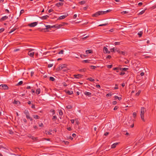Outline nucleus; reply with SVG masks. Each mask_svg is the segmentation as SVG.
Instances as JSON below:
<instances>
[{"mask_svg": "<svg viewBox=\"0 0 156 156\" xmlns=\"http://www.w3.org/2000/svg\"><path fill=\"white\" fill-rule=\"evenodd\" d=\"M146 108L144 107H141L140 109V117L141 120L143 122H145L146 119L145 118Z\"/></svg>", "mask_w": 156, "mask_h": 156, "instance_id": "1", "label": "nucleus"}, {"mask_svg": "<svg viewBox=\"0 0 156 156\" xmlns=\"http://www.w3.org/2000/svg\"><path fill=\"white\" fill-rule=\"evenodd\" d=\"M105 12H102V11H98L96 12L95 13L93 14L92 16L93 17H97L99 16L102 15L104 14V13H105Z\"/></svg>", "mask_w": 156, "mask_h": 156, "instance_id": "2", "label": "nucleus"}, {"mask_svg": "<svg viewBox=\"0 0 156 156\" xmlns=\"http://www.w3.org/2000/svg\"><path fill=\"white\" fill-rule=\"evenodd\" d=\"M26 118L27 119H29L30 121H31L33 120L32 118H31L30 115V114L28 111H25L24 112Z\"/></svg>", "mask_w": 156, "mask_h": 156, "instance_id": "3", "label": "nucleus"}, {"mask_svg": "<svg viewBox=\"0 0 156 156\" xmlns=\"http://www.w3.org/2000/svg\"><path fill=\"white\" fill-rule=\"evenodd\" d=\"M8 89V87L6 84H2L0 85V89L7 90Z\"/></svg>", "mask_w": 156, "mask_h": 156, "instance_id": "4", "label": "nucleus"}, {"mask_svg": "<svg viewBox=\"0 0 156 156\" xmlns=\"http://www.w3.org/2000/svg\"><path fill=\"white\" fill-rule=\"evenodd\" d=\"M38 22H34L29 24L28 26L30 27H34L36 26Z\"/></svg>", "mask_w": 156, "mask_h": 156, "instance_id": "5", "label": "nucleus"}, {"mask_svg": "<svg viewBox=\"0 0 156 156\" xmlns=\"http://www.w3.org/2000/svg\"><path fill=\"white\" fill-rule=\"evenodd\" d=\"M66 65L65 64H62L60 65L58 68V70H61L62 69L66 68Z\"/></svg>", "mask_w": 156, "mask_h": 156, "instance_id": "6", "label": "nucleus"}, {"mask_svg": "<svg viewBox=\"0 0 156 156\" xmlns=\"http://www.w3.org/2000/svg\"><path fill=\"white\" fill-rule=\"evenodd\" d=\"M103 51L105 53L109 54L110 53V51H108L107 48L105 47L103 48Z\"/></svg>", "mask_w": 156, "mask_h": 156, "instance_id": "7", "label": "nucleus"}, {"mask_svg": "<svg viewBox=\"0 0 156 156\" xmlns=\"http://www.w3.org/2000/svg\"><path fill=\"white\" fill-rule=\"evenodd\" d=\"M33 50H32L29 51L28 53V55L32 57H33L34 55V52H33L32 51Z\"/></svg>", "mask_w": 156, "mask_h": 156, "instance_id": "8", "label": "nucleus"}, {"mask_svg": "<svg viewBox=\"0 0 156 156\" xmlns=\"http://www.w3.org/2000/svg\"><path fill=\"white\" fill-rule=\"evenodd\" d=\"M68 14L66 15H63L59 17L58 19L57 20H62L64 19L66 17L68 16Z\"/></svg>", "mask_w": 156, "mask_h": 156, "instance_id": "9", "label": "nucleus"}, {"mask_svg": "<svg viewBox=\"0 0 156 156\" xmlns=\"http://www.w3.org/2000/svg\"><path fill=\"white\" fill-rule=\"evenodd\" d=\"M111 51L112 52H118L119 50H117V48H112L111 49H110Z\"/></svg>", "mask_w": 156, "mask_h": 156, "instance_id": "10", "label": "nucleus"}, {"mask_svg": "<svg viewBox=\"0 0 156 156\" xmlns=\"http://www.w3.org/2000/svg\"><path fill=\"white\" fill-rule=\"evenodd\" d=\"M65 92L67 94L70 95L72 94L73 93V91L72 90H65Z\"/></svg>", "mask_w": 156, "mask_h": 156, "instance_id": "11", "label": "nucleus"}, {"mask_svg": "<svg viewBox=\"0 0 156 156\" xmlns=\"http://www.w3.org/2000/svg\"><path fill=\"white\" fill-rule=\"evenodd\" d=\"M8 18V16H4L2 17L0 19V21H4Z\"/></svg>", "mask_w": 156, "mask_h": 156, "instance_id": "12", "label": "nucleus"}, {"mask_svg": "<svg viewBox=\"0 0 156 156\" xmlns=\"http://www.w3.org/2000/svg\"><path fill=\"white\" fill-rule=\"evenodd\" d=\"M74 76L75 78L76 79H79L82 77V75L80 74L78 75H74Z\"/></svg>", "mask_w": 156, "mask_h": 156, "instance_id": "13", "label": "nucleus"}, {"mask_svg": "<svg viewBox=\"0 0 156 156\" xmlns=\"http://www.w3.org/2000/svg\"><path fill=\"white\" fill-rule=\"evenodd\" d=\"M84 94L86 96H90L91 95V93L90 92L85 91L84 93Z\"/></svg>", "mask_w": 156, "mask_h": 156, "instance_id": "14", "label": "nucleus"}, {"mask_svg": "<svg viewBox=\"0 0 156 156\" xmlns=\"http://www.w3.org/2000/svg\"><path fill=\"white\" fill-rule=\"evenodd\" d=\"M118 143H116L112 144L111 146V148H115L117 145L118 144Z\"/></svg>", "mask_w": 156, "mask_h": 156, "instance_id": "15", "label": "nucleus"}, {"mask_svg": "<svg viewBox=\"0 0 156 156\" xmlns=\"http://www.w3.org/2000/svg\"><path fill=\"white\" fill-rule=\"evenodd\" d=\"M67 23H63L61 24H60L59 25L58 24V27H59V28H60V27L64 26Z\"/></svg>", "mask_w": 156, "mask_h": 156, "instance_id": "16", "label": "nucleus"}, {"mask_svg": "<svg viewBox=\"0 0 156 156\" xmlns=\"http://www.w3.org/2000/svg\"><path fill=\"white\" fill-rule=\"evenodd\" d=\"M63 3L61 2H58L56 4V6L58 7H59L60 6L62 5Z\"/></svg>", "mask_w": 156, "mask_h": 156, "instance_id": "17", "label": "nucleus"}, {"mask_svg": "<svg viewBox=\"0 0 156 156\" xmlns=\"http://www.w3.org/2000/svg\"><path fill=\"white\" fill-rule=\"evenodd\" d=\"M13 103L14 104L19 105L20 104V101H16V100H15L13 102Z\"/></svg>", "mask_w": 156, "mask_h": 156, "instance_id": "18", "label": "nucleus"}, {"mask_svg": "<svg viewBox=\"0 0 156 156\" xmlns=\"http://www.w3.org/2000/svg\"><path fill=\"white\" fill-rule=\"evenodd\" d=\"M92 52V51L91 50H88L86 51V54H88L91 53Z\"/></svg>", "mask_w": 156, "mask_h": 156, "instance_id": "19", "label": "nucleus"}, {"mask_svg": "<svg viewBox=\"0 0 156 156\" xmlns=\"http://www.w3.org/2000/svg\"><path fill=\"white\" fill-rule=\"evenodd\" d=\"M51 26V28H55L58 29L59 28V27H58V24L53 26Z\"/></svg>", "mask_w": 156, "mask_h": 156, "instance_id": "20", "label": "nucleus"}, {"mask_svg": "<svg viewBox=\"0 0 156 156\" xmlns=\"http://www.w3.org/2000/svg\"><path fill=\"white\" fill-rule=\"evenodd\" d=\"M40 88L37 89L36 91V93L37 94H40Z\"/></svg>", "mask_w": 156, "mask_h": 156, "instance_id": "21", "label": "nucleus"}, {"mask_svg": "<svg viewBox=\"0 0 156 156\" xmlns=\"http://www.w3.org/2000/svg\"><path fill=\"white\" fill-rule=\"evenodd\" d=\"M58 113L59 115L61 116V117L63 115V112H62V111L61 110H59Z\"/></svg>", "mask_w": 156, "mask_h": 156, "instance_id": "22", "label": "nucleus"}, {"mask_svg": "<svg viewBox=\"0 0 156 156\" xmlns=\"http://www.w3.org/2000/svg\"><path fill=\"white\" fill-rule=\"evenodd\" d=\"M34 118L36 119H38L40 118V117L39 116L37 115H34L33 116Z\"/></svg>", "mask_w": 156, "mask_h": 156, "instance_id": "23", "label": "nucleus"}, {"mask_svg": "<svg viewBox=\"0 0 156 156\" xmlns=\"http://www.w3.org/2000/svg\"><path fill=\"white\" fill-rule=\"evenodd\" d=\"M115 99H118L119 101L121 100L122 99V98L120 97H119L118 96H115Z\"/></svg>", "mask_w": 156, "mask_h": 156, "instance_id": "24", "label": "nucleus"}, {"mask_svg": "<svg viewBox=\"0 0 156 156\" xmlns=\"http://www.w3.org/2000/svg\"><path fill=\"white\" fill-rule=\"evenodd\" d=\"M118 53L120 54H122L123 55H125V52L122 51H120L119 50Z\"/></svg>", "mask_w": 156, "mask_h": 156, "instance_id": "25", "label": "nucleus"}, {"mask_svg": "<svg viewBox=\"0 0 156 156\" xmlns=\"http://www.w3.org/2000/svg\"><path fill=\"white\" fill-rule=\"evenodd\" d=\"M44 133L47 135H51V132L48 131H45Z\"/></svg>", "mask_w": 156, "mask_h": 156, "instance_id": "26", "label": "nucleus"}, {"mask_svg": "<svg viewBox=\"0 0 156 156\" xmlns=\"http://www.w3.org/2000/svg\"><path fill=\"white\" fill-rule=\"evenodd\" d=\"M87 80H89L91 82H93L94 81V80L91 77L88 78L87 79Z\"/></svg>", "mask_w": 156, "mask_h": 156, "instance_id": "27", "label": "nucleus"}, {"mask_svg": "<svg viewBox=\"0 0 156 156\" xmlns=\"http://www.w3.org/2000/svg\"><path fill=\"white\" fill-rule=\"evenodd\" d=\"M146 9H145L144 10H143L142 11H141L139 13V15H142V14H143L145 12V11L146 10Z\"/></svg>", "mask_w": 156, "mask_h": 156, "instance_id": "28", "label": "nucleus"}, {"mask_svg": "<svg viewBox=\"0 0 156 156\" xmlns=\"http://www.w3.org/2000/svg\"><path fill=\"white\" fill-rule=\"evenodd\" d=\"M128 12L127 11H124L122 12L121 13L122 15H124L125 14L128 13Z\"/></svg>", "mask_w": 156, "mask_h": 156, "instance_id": "29", "label": "nucleus"}, {"mask_svg": "<svg viewBox=\"0 0 156 156\" xmlns=\"http://www.w3.org/2000/svg\"><path fill=\"white\" fill-rule=\"evenodd\" d=\"M49 80L51 81H54L55 80V79L52 77H50L49 78Z\"/></svg>", "mask_w": 156, "mask_h": 156, "instance_id": "30", "label": "nucleus"}, {"mask_svg": "<svg viewBox=\"0 0 156 156\" xmlns=\"http://www.w3.org/2000/svg\"><path fill=\"white\" fill-rule=\"evenodd\" d=\"M128 69V68H122L120 69V70H121L124 71H126Z\"/></svg>", "mask_w": 156, "mask_h": 156, "instance_id": "31", "label": "nucleus"}, {"mask_svg": "<svg viewBox=\"0 0 156 156\" xmlns=\"http://www.w3.org/2000/svg\"><path fill=\"white\" fill-rule=\"evenodd\" d=\"M142 34L143 33L141 31H140L138 33V34L139 36V37H141Z\"/></svg>", "mask_w": 156, "mask_h": 156, "instance_id": "32", "label": "nucleus"}, {"mask_svg": "<svg viewBox=\"0 0 156 156\" xmlns=\"http://www.w3.org/2000/svg\"><path fill=\"white\" fill-rule=\"evenodd\" d=\"M23 83V82L22 81H20L17 84V85L20 86L22 85Z\"/></svg>", "mask_w": 156, "mask_h": 156, "instance_id": "33", "label": "nucleus"}, {"mask_svg": "<svg viewBox=\"0 0 156 156\" xmlns=\"http://www.w3.org/2000/svg\"><path fill=\"white\" fill-rule=\"evenodd\" d=\"M79 3L80 5H83L86 3V2L84 1L80 2Z\"/></svg>", "mask_w": 156, "mask_h": 156, "instance_id": "34", "label": "nucleus"}, {"mask_svg": "<svg viewBox=\"0 0 156 156\" xmlns=\"http://www.w3.org/2000/svg\"><path fill=\"white\" fill-rule=\"evenodd\" d=\"M48 17V15H46L44 16H43L42 17L43 19H47Z\"/></svg>", "mask_w": 156, "mask_h": 156, "instance_id": "35", "label": "nucleus"}, {"mask_svg": "<svg viewBox=\"0 0 156 156\" xmlns=\"http://www.w3.org/2000/svg\"><path fill=\"white\" fill-rule=\"evenodd\" d=\"M64 51L63 50H61L58 53V54H63Z\"/></svg>", "mask_w": 156, "mask_h": 156, "instance_id": "36", "label": "nucleus"}, {"mask_svg": "<svg viewBox=\"0 0 156 156\" xmlns=\"http://www.w3.org/2000/svg\"><path fill=\"white\" fill-rule=\"evenodd\" d=\"M66 108L68 109H70L72 108V107L70 105H68L66 106Z\"/></svg>", "mask_w": 156, "mask_h": 156, "instance_id": "37", "label": "nucleus"}, {"mask_svg": "<svg viewBox=\"0 0 156 156\" xmlns=\"http://www.w3.org/2000/svg\"><path fill=\"white\" fill-rule=\"evenodd\" d=\"M90 68L92 69H95L96 68V67L93 66H90Z\"/></svg>", "mask_w": 156, "mask_h": 156, "instance_id": "38", "label": "nucleus"}, {"mask_svg": "<svg viewBox=\"0 0 156 156\" xmlns=\"http://www.w3.org/2000/svg\"><path fill=\"white\" fill-rule=\"evenodd\" d=\"M16 30V28H13L9 32V33H11L12 32H13L15 30Z\"/></svg>", "mask_w": 156, "mask_h": 156, "instance_id": "39", "label": "nucleus"}, {"mask_svg": "<svg viewBox=\"0 0 156 156\" xmlns=\"http://www.w3.org/2000/svg\"><path fill=\"white\" fill-rule=\"evenodd\" d=\"M51 26L50 25H48L46 26V28L47 29L51 28Z\"/></svg>", "mask_w": 156, "mask_h": 156, "instance_id": "40", "label": "nucleus"}, {"mask_svg": "<svg viewBox=\"0 0 156 156\" xmlns=\"http://www.w3.org/2000/svg\"><path fill=\"white\" fill-rule=\"evenodd\" d=\"M89 61L88 60H84L83 61V62H84L86 63H89Z\"/></svg>", "mask_w": 156, "mask_h": 156, "instance_id": "41", "label": "nucleus"}, {"mask_svg": "<svg viewBox=\"0 0 156 156\" xmlns=\"http://www.w3.org/2000/svg\"><path fill=\"white\" fill-rule=\"evenodd\" d=\"M133 117L134 118H135L136 116V112H134L133 113Z\"/></svg>", "mask_w": 156, "mask_h": 156, "instance_id": "42", "label": "nucleus"}, {"mask_svg": "<svg viewBox=\"0 0 156 156\" xmlns=\"http://www.w3.org/2000/svg\"><path fill=\"white\" fill-rule=\"evenodd\" d=\"M50 112L52 113V114L53 115H54L55 114V111L54 110L51 109L50 110Z\"/></svg>", "mask_w": 156, "mask_h": 156, "instance_id": "43", "label": "nucleus"}, {"mask_svg": "<svg viewBox=\"0 0 156 156\" xmlns=\"http://www.w3.org/2000/svg\"><path fill=\"white\" fill-rule=\"evenodd\" d=\"M115 45H119L120 44V42H116L115 43Z\"/></svg>", "mask_w": 156, "mask_h": 156, "instance_id": "44", "label": "nucleus"}, {"mask_svg": "<svg viewBox=\"0 0 156 156\" xmlns=\"http://www.w3.org/2000/svg\"><path fill=\"white\" fill-rule=\"evenodd\" d=\"M57 116L56 115H54L52 117V119L53 120H56L57 119Z\"/></svg>", "mask_w": 156, "mask_h": 156, "instance_id": "45", "label": "nucleus"}, {"mask_svg": "<svg viewBox=\"0 0 156 156\" xmlns=\"http://www.w3.org/2000/svg\"><path fill=\"white\" fill-rule=\"evenodd\" d=\"M141 92V91L139 90L137 93L136 94V96H138L140 94Z\"/></svg>", "mask_w": 156, "mask_h": 156, "instance_id": "46", "label": "nucleus"}, {"mask_svg": "<svg viewBox=\"0 0 156 156\" xmlns=\"http://www.w3.org/2000/svg\"><path fill=\"white\" fill-rule=\"evenodd\" d=\"M112 65H108L107 66V67L108 68H111L112 67Z\"/></svg>", "mask_w": 156, "mask_h": 156, "instance_id": "47", "label": "nucleus"}, {"mask_svg": "<svg viewBox=\"0 0 156 156\" xmlns=\"http://www.w3.org/2000/svg\"><path fill=\"white\" fill-rule=\"evenodd\" d=\"M53 64H49L48 65V67L49 68L51 67L52 66H53Z\"/></svg>", "mask_w": 156, "mask_h": 156, "instance_id": "48", "label": "nucleus"}, {"mask_svg": "<svg viewBox=\"0 0 156 156\" xmlns=\"http://www.w3.org/2000/svg\"><path fill=\"white\" fill-rule=\"evenodd\" d=\"M75 121H76V123L77 125H78V124H79V121H78V119H75Z\"/></svg>", "mask_w": 156, "mask_h": 156, "instance_id": "49", "label": "nucleus"}, {"mask_svg": "<svg viewBox=\"0 0 156 156\" xmlns=\"http://www.w3.org/2000/svg\"><path fill=\"white\" fill-rule=\"evenodd\" d=\"M110 10H108L106 11H102V12H105V13H104V14H106V12H109Z\"/></svg>", "mask_w": 156, "mask_h": 156, "instance_id": "50", "label": "nucleus"}, {"mask_svg": "<svg viewBox=\"0 0 156 156\" xmlns=\"http://www.w3.org/2000/svg\"><path fill=\"white\" fill-rule=\"evenodd\" d=\"M107 24V23H105V24H100V25H99L98 26H106Z\"/></svg>", "mask_w": 156, "mask_h": 156, "instance_id": "51", "label": "nucleus"}, {"mask_svg": "<svg viewBox=\"0 0 156 156\" xmlns=\"http://www.w3.org/2000/svg\"><path fill=\"white\" fill-rule=\"evenodd\" d=\"M112 95V94H111L108 93L106 94V96L107 97H109V96H111Z\"/></svg>", "mask_w": 156, "mask_h": 156, "instance_id": "52", "label": "nucleus"}, {"mask_svg": "<svg viewBox=\"0 0 156 156\" xmlns=\"http://www.w3.org/2000/svg\"><path fill=\"white\" fill-rule=\"evenodd\" d=\"M23 121L25 123H27V120L26 119H23Z\"/></svg>", "mask_w": 156, "mask_h": 156, "instance_id": "53", "label": "nucleus"}, {"mask_svg": "<svg viewBox=\"0 0 156 156\" xmlns=\"http://www.w3.org/2000/svg\"><path fill=\"white\" fill-rule=\"evenodd\" d=\"M118 108V107L117 106H115L114 107V110H117Z\"/></svg>", "mask_w": 156, "mask_h": 156, "instance_id": "54", "label": "nucleus"}, {"mask_svg": "<svg viewBox=\"0 0 156 156\" xmlns=\"http://www.w3.org/2000/svg\"><path fill=\"white\" fill-rule=\"evenodd\" d=\"M4 30V29L3 28H2L0 29V33L2 32Z\"/></svg>", "mask_w": 156, "mask_h": 156, "instance_id": "55", "label": "nucleus"}, {"mask_svg": "<svg viewBox=\"0 0 156 156\" xmlns=\"http://www.w3.org/2000/svg\"><path fill=\"white\" fill-rule=\"evenodd\" d=\"M117 103L116 101H114L112 102V104L113 105H115Z\"/></svg>", "mask_w": 156, "mask_h": 156, "instance_id": "56", "label": "nucleus"}, {"mask_svg": "<svg viewBox=\"0 0 156 156\" xmlns=\"http://www.w3.org/2000/svg\"><path fill=\"white\" fill-rule=\"evenodd\" d=\"M9 133L10 134H12L13 133V132L12 130H9Z\"/></svg>", "mask_w": 156, "mask_h": 156, "instance_id": "57", "label": "nucleus"}, {"mask_svg": "<svg viewBox=\"0 0 156 156\" xmlns=\"http://www.w3.org/2000/svg\"><path fill=\"white\" fill-rule=\"evenodd\" d=\"M143 4V3L142 2H139L138 4V5L140 6H141Z\"/></svg>", "mask_w": 156, "mask_h": 156, "instance_id": "58", "label": "nucleus"}, {"mask_svg": "<svg viewBox=\"0 0 156 156\" xmlns=\"http://www.w3.org/2000/svg\"><path fill=\"white\" fill-rule=\"evenodd\" d=\"M53 11V10L52 9H50L49 10L48 12L49 13H50V12H52Z\"/></svg>", "mask_w": 156, "mask_h": 156, "instance_id": "59", "label": "nucleus"}, {"mask_svg": "<svg viewBox=\"0 0 156 156\" xmlns=\"http://www.w3.org/2000/svg\"><path fill=\"white\" fill-rule=\"evenodd\" d=\"M70 121L73 124L74 123V120L73 119H71Z\"/></svg>", "mask_w": 156, "mask_h": 156, "instance_id": "60", "label": "nucleus"}, {"mask_svg": "<svg viewBox=\"0 0 156 156\" xmlns=\"http://www.w3.org/2000/svg\"><path fill=\"white\" fill-rule=\"evenodd\" d=\"M115 87L114 88L115 89H117L118 88V87H117V85L116 84H115Z\"/></svg>", "mask_w": 156, "mask_h": 156, "instance_id": "61", "label": "nucleus"}, {"mask_svg": "<svg viewBox=\"0 0 156 156\" xmlns=\"http://www.w3.org/2000/svg\"><path fill=\"white\" fill-rule=\"evenodd\" d=\"M77 14H75L73 16V19H75L77 17Z\"/></svg>", "mask_w": 156, "mask_h": 156, "instance_id": "62", "label": "nucleus"}, {"mask_svg": "<svg viewBox=\"0 0 156 156\" xmlns=\"http://www.w3.org/2000/svg\"><path fill=\"white\" fill-rule=\"evenodd\" d=\"M43 124L42 123H41L40 125L39 126L41 127H42L43 126Z\"/></svg>", "mask_w": 156, "mask_h": 156, "instance_id": "63", "label": "nucleus"}, {"mask_svg": "<svg viewBox=\"0 0 156 156\" xmlns=\"http://www.w3.org/2000/svg\"><path fill=\"white\" fill-rule=\"evenodd\" d=\"M67 129L69 131H71L72 130V129L71 127H69L67 128Z\"/></svg>", "mask_w": 156, "mask_h": 156, "instance_id": "64", "label": "nucleus"}]
</instances>
